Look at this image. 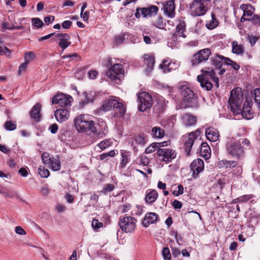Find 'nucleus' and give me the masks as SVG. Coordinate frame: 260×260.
I'll return each instance as SVG.
<instances>
[{
	"label": "nucleus",
	"instance_id": "f257e3e1",
	"mask_svg": "<svg viewBox=\"0 0 260 260\" xmlns=\"http://www.w3.org/2000/svg\"><path fill=\"white\" fill-rule=\"evenodd\" d=\"M74 124L78 131L86 133L89 135L93 134L97 137H102L108 132V126L105 122L99 121L95 123L93 121H89L85 119V116L80 115L74 120Z\"/></svg>",
	"mask_w": 260,
	"mask_h": 260
},
{
	"label": "nucleus",
	"instance_id": "f03ea898",
	"mask_svg": "<svg viewBox=\"0 0 260 260\" xmlns=\"http://www.w3.org/2000/svg\"><path fill=\"white\" fill-rule=\"evenodd\" d=\"M243 100V94L241 88L236 87L232 90L229 100L230 110L234 115L241 114L243 117L250 119L253 117L254 113L251 108L246 107L241 108Z\"/></svg>",
	"mask_w": 260,
	"mask_h": 260
},
{
	"label": "nucleus",
	"instance_id": "7ed1b4c3",
	"mask_svg": "<svg viewBox=\"0 0 260 260\" xmlns=\"http://www.w3.org/2000/svg\"><path fill=\"white\" fill-rule=\"evenodd\" d=\"M201 72L202 74L198 76L197 80L203 88L207 91L211 90L213 84L210 82V79H211L215 83L216 87H219V79L216 77L214 69H212L210 71L203 69Z\"/></svg>",
	"mask_w": 260,
	"mask_h": 260
},
{
	"label": "nucleus",
	"instance_id": "20e7f679",
	"mask_svg": "<svg viewBox=\"0 0 260 260\" xmlns=\"http://www.w3.org/2000/svg\"><path fill=\"white\" fill-rule=\"evenodd\" d=\"M225 148L227 153L237 160H240L245 156V151L241 144L233 137L227 138Z\"/></svg>",
	"mask_w": 260,
	"mask_h": 260
},
{
	"label": "nucleus",
	"instance_id": "39448f33",
	"mask_svg": "<svg viewBox=\"0 0 260 260\" xmlns=\"http://www.w3.org/2000/svg\"><path fill=\"white\" fill-rule=\"evenodd\" d=\"M190 14L192 16H202L208 10L207 2L204 0H193L189 5Z\"/></svg>",
	"mask_w": 260,
	"mask_h": 260
},
{
	"label": "nucleus",
	"instance_id": "423d86ee",
	"mask_svg": "<svg viewBox=\"0 0 260 260\" xmlns=\"http://www.w3.org/2000/svg\"><path fill=\"white\" fill-rule=\"evenodd\" d=\"M137 220L131 216H120L119 225L121 230L126 233H132L136 229Z\"/></svg>",
	"mask_w": 260,
	"mask_h": 260
},
{
	"label": "nucleus",
	"instance_id": "0eeeda50",
	"mask_svg": "<svg viewBox=\"0 0 260 260\" xmlns=\"http://www.w3.org/2000/svg\"><path fill=\"white\" fill-rule=\"evenodd\" d=\"M138 100L139 103L138 109L140 111L144 112L152 106V96L146 91L140 93L138 95Z\"/></svg>",
	"mask_w": 260,
	"mask_h": 260
},
{
	"label": "nucleus",
	"instance_id": "6e6552de",
	"mask_svg": "<svg viewBox=\"0 0 260 260\" xmlns=\"http://www.w3.org/2000/svg\"><path fill=\"white\" fill-rule=\"evenodd\" d=\"M124 74V70L122 64L115 63L107 72L106 75L111 80L117 81L121 80L123 78Z\"/></svg>",
	"mask_w": 260,
	"mask_h": 260
},
{
	"label": "nucleus",
	"instance_id": "1a4fd4ad",
	"mask_svg": "<svg viewBox=\"0 0 260 260\" xmlns=\"http://www.w3.org/2000/svg\"><path fill=\"white\" fill-rule=\"evenodd\" d=\"M180 91L185 107H191L195 95L193 91L186 85L181 86Z\"/></svg>",
	"mask_w": 260,
	"mask_h": 260
},
{
	"label": "nucleus",
	"instance_id": "9d476101",
	"mask_svg": "<svg viewBox=\"0 0 260 260\" xmlns=\"http://www.w3.org/2000/svg\"><path fill=\"white\" fill-rule=\"evenodd\" d=\"M211 55L210 49L205 48L199 51L191 58V62L192 66H198L200 63L206 62Z\"/></svg>",
	"mask_w": 260,
	"mask_h": 260
},
{
	"label": "nucleus",
	"instance_id": "9b49d317",
	"mask_svg": "<svg viewBox=\"0 0 260 260\" xmlns=\"http://www.w3.org/2000/svg\"><path fill=\"white\" fill-rule=\"evenodd\" d=\"M72 101L71 96H67L62 93L54 96L52 99V104H58L62 109H70Z\"/></svg>",
	"mask_w": 260,
	"mask_h": 260
},
{
	"label": "nucleus",
	"instance_id": "f8f14e48",
	"mask_svg": "<svg viewBox=\"0 0 260 260\" xmlns=\"http://www.w3.org/2000/svg\"><path fill=\"white\" fill-rule=\"evenodd\" d=\"M135 16L136 18L139 19L141 17V14L143 17L146 18L147 17H152V16L156 14L158 11V8L154 5L147 8H137L136 10Z\"/></svg>",
	"mask_w": 260,
	"mask_h": 260
},
{
	"label": "nucleus",
	"instance_id": "ddd939ff",
	"mask_svg": "<svg viewBox=\"0 0 260 260\" xmlns=\"http://www.w3.org/2000/svg\"><path fill=\"white\" fill-rule=\"evenodd\" d=\"M201 131L200 129H197L195 132L189 134L187 139L185 140L184 144V148L186 153L187 156L190 155V152L192 147L194 143V141L197 137L200 135Z\"/></svg>",
	"mask_w": 260,
	"mask_h": 260
},
{
	"label": "nucleus",
	"instance_id": "4468645a",
	"mask_svg": "<svg viewBox=\"0 0 260 260\" xmlns=\"http://www.w3.org/2000/svg\"><path fill=\"white\" fill-rule=\"evenodd\" d=\"M191 171L192 172V176L193 178H197L199 174L204 169V162L200 158L194 160L190 165Z\"/></svg>",
	"mask_w": 260,
	"mask_h": 260
},
{
	"label": "nucleus",
	"instance_id": "2eb2a0df",
	"mask_svg": "<svg viewBox=\"0 0 260 260\" xmlns=\"http://www.w3.org/2000/svg\"><path fill=\"white\" fill-rule=\"evenodd\" d=\"M240 8L243 11V15L241 18V21L243 22L246 21H249V18H252L253 13L255 11L254 7L251 4H242Z\"/></svg>",
	"mask_w": 260,
	"mask_h": 260
},
{
	"label": "nucleus",
	"instance_id": "dca6fc26",
	"mask_svg": "<svg viewBox=\"0 0 260 260\" xmlns=\"http://www.w3.org/2000/svg\"><path fill=\"white\" fill-rule=\"evenodd\" d=\"M157 154L159 156H162L161 160L165 161H170L176 157L175 151L168 148H158Z\"/></svg>",
	"mask_w": 260,
	"mask_h": 260
},
{
	"label": "nucleus",
	"instance_id": "f3484780",
	"mask_svg": "<svg viewBox=\"0 0 260 260\" xmlns=\"http://www.w3.org/2000/svg\"><path fill=\"white\" fill-rule=\"evenodd\" d=\"M168 102V101L166 102L164 99H159L153 107V114L157 117H160L161 114L163 113L165 111Z\"/></svg>",
	"mask_w": 260,
	"mask_h": 260
},
{
	"label": "nucleus",
	"instance_id": "a211bd4d",
	"mask_svg": "<svg viewBox=\"0 0 260 260\" xmlns=\"http://www.w3.org/2000/svg\"><path fill=\"white\" fill-rule=\"evenodd\" d=\"M119 105L117 100L113 98H110L104 101L103 104L101 106L100 109L101 111L107 112L113 110L116 105Z\"/></svg>",
	"mask_w": 260,
	"mask_h": 260
},
{
	"label": "nucleus",
	"instance_id": "6ab92c4d",
	"mask_svg": "<svg viewBox=\"0 0 260 260\" xmlns=\"http://www.w3.org/2000/svg\"><path fill=\"white\" fill-rule=\"evenodd\" d=\"M164 13L170 18H174L175 16V0L167 1L164 5Z\"/></svg>",
	"mask_w": 260,
	"mask_h": 260
},
{
	"label": "nucleus",
	"instance_id": "aec40b11",
	"mask_svg": "<svg viewBox=\"0 0 260 260\" xmlns=\"http://www.w3.org/2000/svg\"><path fill=\"white\" fill-rule=\"evenodd\" d=\"M70 109L60 108L56 110L54 112V116L57 121L62 122L68 119L70 116Z\"/></svg>",
	"mask_w": 260,
	"mask_h": 260
},
{
	"label": "nucleus",
	"instance_id": "412c9836",
	"mask_svg": "<svg viewBox=\"0 0 260 260\" xmlns=\"http://www.w3.org/2000/svg\"><path fill=\"white\" fill-rule=\"evenodd\" d=\"M226 57L219 54H215L210 58V61L214 67L217 69H220L223 65L225 64Z\"/></svg>",
	"mask_w": 260,
	"mask_h": 260
},
{
	"label": "nucleus",
	"instance_id": "4be33fe9",
	"mask_svg": "<svg viewBox=\"0 0 260 260\" xmlns=\"http://www.w3.org/2000/svg\"><path fill=\"white\" fill-rule=\"evenodd\" d=\"M159 67L163 71L164 73H167L177 68V64L168 58L163 60Z\"/></svg>",
	"mask_w": 260,
	"mask_h": 260
},
{
	"label": "nucleus",
	"instance_id": "5701e85b",
	"mask_svg": "<svg viewBox=\"0 0 260 260\" xmlns=\"http://www.w3.org/2000/svg\"><path fill=\"white\" fill-rule=\"evenodd\" d=\"M186 24L184 21L180 20L179 23L176 26V31L172 35V38L174 41L177 40V36L178 35L183 38H186V36L184 33V31L186 30Z\"/></svg>",
	"mask_w": 260,
	"mask_h": 260
},
{
	"label": "nucleus",
	"instance_id": "b1692460",
	"mask_svg": "<svg viewBox=\"0 0 260 260\" xmlns=\"http://www.w3.org/2000/svg\"><path fill=\"white\" fill-rule=\"evenodd\" d=\"M158 215L154 212L147 213L143 220L142 221V224L145 227H148L150 224H153L156 222L158 219Z\"/></svg>",
	"mask_w": 260,
	"mask_h": 260
},
{
	"label": "nucleus",
	"instance_id": "393cba45",
	"mask_svg": "<svg viewBox=\"0 0 260 260\" xmlns=\"http://www.w3.org/2000/svg\"><path fill=\"white\" fill-rule=\"evenodd\" d=\"M158 194L155 189H148L146 192L145 201L147 204H151L158 198Z\"/></svg>",
	"mask_w": 260,
	"mask_h": 260
},
{
	"label": "nucleus",
	"instance_id": "a878e982",
	"mask_svg": "<svg viewBox=\"0 0 260 260\" xmlns=\"http://www.w3.org/2000/svg\"><path fill=\"white\" fill-rule=\"evenodd\" d=\"M144 62L146 65V71L148 72H151L153 69L155 63V58L153 55L149 54H144L143 55Z\"/></svg>",
	"mask_w": 260,
	"mask_h": 260
},
{
	"label": "nucleus",
	"instance_id": "bb28decb",
	"mask_svg": "<svg viewBox=\"0 0 260 260\" xmlns=\"http://www.w3.org/2000/svg\"><path fill=\"white\" fill-rule=\"evenodd\" d=\"M183 123L187 126L195 124L197 121V118L189 113H186L181 116Z\"/></svg>",
	"mask_w": 260,
	"mask_h": 260
},
{
	"label": "nucleus",
	"instance_id": "cd10ccee",
	"mask_svg": "<svg viewBox=\"0 0 260 260\" xmlns=\"http://www.w3.org/2000/svg\"><path fill=\"white\" fill-rule=\"evenodd\" d=\"M206 136L210 141L215 142L218 139L219 133L216 129L209 127L206 130Z\"/></svg>",
	"mask_w": 260,
	"mask_h": 260
},
{
	"label": "nucleus",
	"instance_id": "c85d7f7f",
	"mask_svg": "<svg viewBox=\"0 0 260 260\" xmlns=\"http://www.w3.org/2000/svg\"><path fill=\"white\" fill-rule=\"evenodd\" d=\"M113 112V116L116 118L123 117L126 112L125 107L121 103L119 102V105L114 107Z\"/></svg>",
	"mask_w": 260,
	"mask_h": 260
},
{
	"label": "nucleus",
	"instance_id": "c756f323",
	"mask_svg": "<svg viewBox=\"0 0 260 260\" xmlns=\"http://www.w3.org/2000/svg\"><path fill=\"white\" fill-rule=\"evenodd\" d=\"M200 155L205 159H208L211 156V149L206 142L202 143L200 150Z\"/></svg>",
	"mask_w": 260,
	"mask_h": 260
},
{
	"label": "nucleus",
	"instance_id": "7c9ffc66",
	"mask_svg": "<svg viewBox=\"0 0 260 260\" xmlns=\"http://www.w3.org/2000/svg\"><path fill=\"white\" fill-rule=\"evenodd\" d=\"M41 105L40 103H37L32 108L29 113L31 118L36 119L37 121H39L41 118Z\"/></svg>",
	"mask_w": 260,
	"mask_h": 260
},
{
	"label": "nucleus",
	"instance_id": "2f4dec72",
	"mask_svg": "<svg viewBox=\"0 0 260 260\" xmlns=\"http://www.w3.org/2000/svg\"><path fill=\"white\" fill-rule=\"evenodd\" d=\"M238 162L236 160H222L218 162L219 168H224L225 169H231L237 167Z\"/></svg>",
	"mask_w": 260,
	"mask_h": 260
},
{
	"label": "nucleus",
	"instance_id": "473e14b6",
	"mask_svg": "<svg viewBox=\"0 0 260 260\" xmlns=\"http://www.w3.org/2000/svg\"><path fill=\"white\" fill-rule=\"evenodd\" d=\"M232 52L238 55H242L244 53L245 48L243 45L239 44L236 41L232 43Z\"/></svg>",
	"mask_w": 260,
	"mask_h": 260
},
{
	"label": "nucleus",
	"instance_id": "72a5a7b5",
	"mask_svg": "<svg viewBox=\"0 0 260 260\" xmlns=\"http://www.w3.org/2000/svg\"><path fill=\"white\" fill-rule=\"evenodd\" d=\"M219 24L218 20L216 18L214 13H211V19L206 23V27L209 29H213L216 27Z\"/></svg>",
	"mask_w": 260,
	"mask_h": 260
},
{
	"label": "nucleus",
	"instance_id": "f704fd0d",
	"mask_svg": "<svg viewBox=\"0 0 260 260\" xmlns=\"http://www.w3.org/2000/svg\"><path fill=\"white\" fill-rule=\"evenodd\" d=\"M151 134L153 137L162 138L165 135V131L159 126H154L152 128Z\"/></svg>",
	"mask_w": 260,
	"mask_h": 260
},
{
	"label": "nucleus",
	"instance_id": "c9c22d12",
	"mask_svg": "<svg viewBox=\"0 0 260 260\" xmlns=\"http://www.w3.org/2000/svg\"><path fill=\"white\" fill-rule=\"evenodd\" d=\"M133 139L137 144L142 146L146 144L147 141V137L144 134L134 136Z\"/></svg>",
	"mask_w": 260,
	"mask_h": 260
},
{
	"label": "nucleus",
	"instance_id": "e433bc0d",
	"mask_svg": "<svg viewBox=\"0 0 260 260\" xmlns=\"http://www.w3.org/2000/svg\"><path fill=\"white\" fill-rule=\"evenodd\" d=\"M48 165L50 166V168L53 171H56L60 169V161L58 158L52 157Z\"/></svg>",
	"mask_w": 260,
	"mask_h": 260
},
{
	"label": "nucleus",
	"instance_id": "4c0bfd02",
	"mask_svg": "<svg viewBox=\"0 0 260 260\" xmlns=\"http://www.w3.org/2000/svg\"><path fill=\"white\" fill-rule=\"evenodd\" d=\"M153 25L159 29H164L166 26V22H164L162 17L159 16L153 21Z\"/></svg>",
	"mask_w": 260,
	"mask_h": 260
},
{
	"label": "nucleus",
	"instance_id": "58836bf2",
	"mask_svg": "<svg viewBox=\"0 0 260 260\" xmlns=\"http://www.w3.org/2000/svg\"><path fill=\"white\" fill-rule=\"evenodd\" d=\"M115 189V186L113 184L108 183L106 184L103 189L101 190L100 192L103 193L104 195H107L109 192L113 191Z\"/></svg>",
	"mask_w": 260,
	"mask_h": 260
},
{
	"label": "nucleus",
	"instance_id": "ea45409f",
	"mask_svg": "<svg viewBox=\"0 0 260 260\" xmlns=\"http://www.w3.org/2000/svg\"><path fill=\"white\" fill-rule=\"evenodd\" d=\"M121 160L120 166L121 168H124L129 161V155L124 152H121Z\"/></svg>",
	"mask_w": 260,
	"mask_h": 260
},
{
	"label": "nucleus",
	"instance_id": "a19ab883",
	"mask_svg": "<svg viewBox=\"0 0 260 260\" xmlns=\"http://www.w3.org/2000/svg\"><path fill=\"white\" fill-rule=\"evenodd\" d=\"M70 40V39H59L58 46L64 50L71 45V42L69 41Z\"/></svg>",
	"mask_w": 260,
	"mask_h": 260
},
{
	"label": "nucleus",
	"instance_id": "79ce46f5",
	"mask_svg": "<svg viewBox=\"0 0 260 260\" xmlns=\"http://www.w3.org/2000/svg\"><path fill=\"white\" fill-rule=\"evenodd\" d=\"M225 64L231 66L235 71L239 70L240 68L239 64L228 57H226Z\"/></svg>",
	"mask_w": 260,
	"mask_h": 260
},
{
	"label": "nucleus",
	"instance_id": "37998d69",
	"mask_svg": "<svg viewBox=\"0 0 260 260\" xmlns=\"http://www.w3.org/2000/svg\"><path fill=\"white\" fill-rule=\"evenodd\" d=\"M4 127L7 131H11L15 130L17 127V125L12 121L8 120L5 123Z\"/></svg>",
	"mask_w": 260,
	"mask_h": 260
},
{
	"label": "nucleus",
	"instance_id": "c03bdc74",
	"mask_svg": "<svg viewBox=\"0 0 260 260\" xmlns=\"http://www.w3.org/2000/svg\"><path fill=\"white\" fill-rule=\"evenodd\" d=\"M112 144V142L108 139H105L102 141L101 143L98 144V146L102 150H104L110 146Z\"/></svg>",
	"mask_w": 260,
	"mask_h": 260
},
{
	"label": "nucleus",
	"instance_id": "a18cd8bd",
	"mask_svg": "<svg viewBox=\"0 0 260 260\" xmlns=\"http://www.w3.org/2000/svg\"><path fill=\"white\" fill-rule=\"evenodd\" d=\"M38 173L42 178H47L49 175V171L44 167H40L38 169Z\"/></svg>",
	"mask_w": 260,
	"mask_h": 260
},
{
	"label": "nucleus",
	"instance_id": "49530a36",
	"mask_svg": "<svg viewBox=\"0 0 260 260\" xmlns=\"http://www.w3.org/2000/svg\"><path fill=\"white\" fill-rule=\"evenodd\" d=\"M159 146L157 143H152L149 147H148L145 151L146 153H150L155 151Z\"/></svg>",
	"mask_w": 260,
	"mask_h": 260
},
{
	"label": "nucleus",
	"instance_id": "de8ad7c7",
	"mask_svg": "<svg viewBox=\"0 0 260 260\" xmlns=\"http://www.w3.org/2000/svg\"><path fill=\"white\" fill-rule=\"evenodd\" d=\"M162 253L165 260H171V254L168 247H164Z\"/></svg>",
	"mask_w": 260,
	"mask_h": 260
},
{
	"label": "nucleus",
	"instance_id": "09e8293b",
	"mask_svg": "<svg viewBox=\"0 0 260 260\" xmlns=\"http://www.w3.org/2000/svg\"><path fill=\"white\" fill-rule=\"evenodd\" d=\"M249 21L251 22L254 25L260 26V16L254 14L252 18H249Z\"/></svg>",
	"mask_w": 260,
	"mask_h": 260
},
{
	"label": "nucleus",
	"instance_id": "8fccbe9b",
	"mask_svg": "<svg viewBox=\"0 0 260 260\" xmlns=\"http://www.w3.org/2000/svg\"><path fill=\"white\" fill-rule=\"evenodd\" d=\"M53 157V156H50V154L47 152H44L42 155V159L43 163L45 164H49L51 160V158Z\"/></svg>",
	"mask_w": 260,
	"mask_h": 260
},
{
	"label": "nucleus",
	"instance_id": "3c124183",
	"mask_svg": "<svg viewBox=\"0 0 260 260\" xmlns=\"http://www.w3.org/2000/svg\"><path fill=\"white\" fill-rule=\"evenodd\" d=\"M11 54V51L6 46H0V55H6L10 57Z\"/></svg>",
	"mask_w": 260,
	"mask_h": 260
},
{
	"label": "nucleus",
	"instance_id": "603ef678",
	"mask_svg": "<svg viewBox=\"0 0 260 260\" xmlns=\"http://www.w3.org/2000/svg\"><path fill=\"white\" fill-rule=\"evenodd\" d=\"M29 62V60L26 59V60H25L24 62L20 64V65L19 67V69L18 71V73L19 75H20L22 72H24L26 70L27 65Z\"/></svg>",
	"mask_w": 260,
	"mask_h": 260
},
{
	"label": "nucleus",
	"instance_id": "864d4df0",
	"mask_svg": "<svg viewBox=\"0 0 260 260\" xmlns=\"http://www.w3.org/2000/svg\"><path fill=\"white\" fill-rule=\"evenodd\" d=\"M31 21L32 25L37 28H40L43 25L42 21L39 18H33Z\"/></svg>",
	"mask_w": 260,
	"mask_h": 260
},
{
	"label": "nucleus",
	"instance_id": "5fc2aeb1",
	"mask_svg": "<svg viewBox=\"0 0 260 260\" xmlns=\"http://www.w3.org/2000/svg\"><path fill=\"white\" fill-rule=\"evenodd\" d=\"M125 41V37L122 35L116 36L115 38L114 44L116 45L122 44Z\"/></svg>",
	"mask_w": 260,
	"mask_h": 260
},
{
	"label": "nucleus",
	"instance_id": "6e6d98bb",
	"mask_svg": "<svg viewBox=\"0 0 260 260\" xmlns=\"http://www.w3.org/2000/svg\"><path fill=\"white\" fill-rule=\"evenodd\" d=\"M140 162L144 166H147L150 163V160L148 157L142 154L140 156Z\"/></svg>",
	"mask_w": 260,
	"mask_h": 260
},
{
	"label": "nucleus",
	"instance_id": "4d7b16f0",
	"mask_svg": "<svg viewBox=\"0 0 260 260\" xmlns=\"http://www.w3.org/2000/svg\"><path fill=\"white\" fill-rule=\"evenodd\" d=\"M259 38V37H256V36H252V35H251V36L248 35L247 39H248L249 43L250 44L251 46H253L255 44V43L257 42Z\"/></svg>",
	"mask_w": 260,
	"mask_h": 260
},
{
	"label": "nucleus",
	"instance_id": "13d9d810",
	"mask_svg": "<svg viewBox=\"0 0 260 260\" xmlns=\"http://www.w3.org/2000/svg\"><path fill=\"white\" fill-rule=\"evenodd\" d=\"M91 225L93 228L95 230H98L103 226V223L100 222L99 220L96 219H94L92 220Z\"/></svg>",
	"mask_w": 260,
	"mask_h": 260
},
{
	"label": "nucleus",
	"instance_id": "bf43d9fd",
	"mask_svg": "<svg viewBox=\"0 0 260 260\" xmlns=\"http://www.w3.org/2000/svg\"><path fill=\"white\" fill-rule=\"evenodd\" d=\"M178 189L177 190H174L173 191V194L176 197L182 194L184 192V188L182 184L178 185Z\"/></svg>",
	"mask_w": 260,
	"mask_h": 260
},
{
	"label": "nucleus",
	"instance_id": "052dcab7",
	"mask_svg": "<svg viewBox=\"0 0 260 260\" xmlns=\"http://www.w3.org/2000/svg\"><path fill=\"white\" fill-rule=\"evenodd\" d=\"M241 202H246L253 198L252 194H245L239 197Z\"/></svg>",
	"mask_w": 260,
	"mask_h": 260
},
{
	"label": "nucleus",
	"instance_id": "680f3d73",
	"mask_svg": "<svg viewBox=\"0 0 260 260\" xmlns=\"http://www.w3.org/2000/svg\"><path fill=\"white\" fill-rule=\"evenodd\" d=\"M172 206L176 210L180 209L182 207V203L180 201L175 200L172 203Z\"/></svg>",
	"mask_w": 260,
	"mask_h": 260
},
{
	"label": "nucleus",
	"instance_id": "e2e57ef3",
	"mask_svg": "<svg viewBox=\"0 0 260 260\" xmlns=\"http://www.w3.org/2000/svg\"><path fill=\"white\" fill-rule=\"evenodd\" d=\"M15 231L17 234H19L20 235H25L26 234V232L20 226H16Z\"/></svg>",
	"mask_w": 260,
	"mask_h": 260
},
{
	"label": "nucleus",
	"instance_id": "0e129e2a",
	"mask_svg": "<svg viewBox=\"0 0 260 260\" xmlns=\"http://www.w3.org/2000/svg\"><path fill=\"white\" fill-rule=\"evenodd\" d=\"M34 58L35 54L33 52L28 51L25 53L24 56L25 60H26V59H28L29 60V59H32Z\"/></svg>",
	"mask_w": 260,
	"mask_h": 260
},
{
	"label": "nucleus",
	"instance_id": "69168bd1",
	"mask_svg": "<svg viewBox=\"0 0 260 260\" xmlns=\"http://www.w3.org/2000/svg\"><path fill=\"white\" fill-rule=\"evenodd\" d=\"M98 74V72L95 70H91L88 73L89 78L91 79H94L96 78Z\"/></svg>",
	"mask_w": 260,
	"mask_h": 260
},
{
	"label": "nucleus",
	"instance_id": "338daca9",
	"mask_svg": "<svg viewBox=\"0 0 260 260\" xmlns=\"http://www.w3.org/2000/svg\"><path fill=\"white\" fill-rule=\"evenodd\" d=\"M49 130L52 134H56L58 130V126L56 123L52 124L49 127Z\"/></svg>",
	"mask_w": 260,
	"mask_h": 260
},
{
	"label": "nucleus",
	"instance_id": "774afa93",
	"mask_svg": "<svg viewBox=\"0 0 260 260\" xmlns=\"http://www.w3.org/2000/svg\"><path fill=\"white\" fill-rule=\"evenodd\" d=\"M254 94L255 95L254 100L258 101L260 100V88H256L254 90Z\"/></svg>",
	"mask_w": 260,
	"mask_h": 260
}]
</instances>
